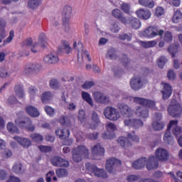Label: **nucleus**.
I'll list each match as a JSON object with an SVG mask.
<instances>
[{
	"mask_svg": "<svg viewBox=\"0 0 182 182\" xmlns=\"http://www.w3.org/2000/svg\"><path fill=\"white\" fill-rule=\"evenodd\" d=\"M127 100L129 102H133V103H136V105H141V106H146L149 109H152L153 110H156V102L153 100H146L142 97H127Z\"/></svg>",
	"mask_w": 182,
	"mask_h": 182,
	"instance_id": "nucleus-7",
	"label": "nucleus"
},
{
	"mask_svg": "<svg viewBox=\"0 0 182 182\" xmlns=\"http://www.w3.org/2000/svg\"><path fill=\"white\" fill-rule=\"evenodd\" d=\"M121 9L124 14H130V6L127 3H123L121 5Z\"/></svg>",
	"mask_w": 182,
	"mask_h": 182,
	"instance_id": "nucleus-57",
	"label": "nucleus"
},
{
	"mask_svg": "<svg viewBox=\"0 0 182 182\" xmlns=\"http://www.w3.org/2000/svg\"><path fill=\"white\" fill-rule=\"evenodd\" d=\"M103 114L105 119H107V120H110L111 122H117L121 117L119 110L110 106L104 109Z\"/></svg>",
	"mask_w": 182,
	"mask_h": 182,
	"instance_id": "nucleus-8",
	"label": "nucleus"
},
{
	"mask_svg": "<svg viewBox=\"0 0 182 182\" xmlns=\"http://www.w3.org/2000/svg\"><path fill=\"white\" fill-rule=\"evenodd\" d=\"M141 45L142 48H154L157 45V41H142Z\"/></svg>",
	"mask_w": 182,
	"mask_h": 182,
	"instance_id": "nucleus-38",
	"label": "nucleus"
},
{
	"mask_svg": "<svg viewBox=\"0 0 182 182\" xmlns=\"http://www.w3.org/2000/svg\"><path fill=\"white\" fill-rule=\"evenodd\" d=\"M15 123L17 126L21 127V129H27L29 132L35 131L36 127L32 124V120H31V118L29 117L23 118L22 117H18L16 119Z\"/></svg>",
	"mask_w": 182,
	"mask_h": 182,
	"instance_id": "nucleus-9",
	"label": "nucleus"
},
{
	"mask_svg": "<svg viewBox=\"0 0 182 182\" xmlns=\"http://www.w3.org/2000/svg\"><path fill=\"white\" fill-rule=\"evenodd\" d=\"M41 4L40 0H29L28 3V6L31 9H36Z\"/></svg>",
	"mask_w": 182,
	"mask_h": 182,
	"instance_id": "nucleus-40",
	"label": "nucleus"
},
{
	"mask_svg": "<svg viewBox=\"0 0 182 182\" xmlns=\"http://www.w3.org/2000/svg\"><path fill=\"white\" fill-rule=\"evenodd\" d=\"M163 115L161 113H155L153 117L152 127L154 130L160 132L164 129V122L161 121Z\"/></svg>",
	"mask_w": 182,
	"mask_h": 182,
	"instance_id": "nucleus-12",
	"label": "nucleus"
},
{
	"mask_svg": "<svg viewBox=\"0 0 182 182\" xmlns=\"http://www.w3.org/2000/svg\"><path fill=\"white\" fill-rule=\"evenodd\" d=\"M78 120L80 121L82 126H86V122H87V119H86V115L85 114V110L81 109L79 111Z\"/></svg>",
	"mask_w": 182,
	"mask_h": 182,
	"instance_id": "nucleus-35",
	"label": "nucleus"
},
{
	"mask_svg": "<svg viewBox=\"0 0 182 182\" xmlns=\"http://www.w3.org/2000/svg\"><path fill=\"white\" fill-rule=\"evenodd\" d=\"M14 173L21 174L22 173V164L19 162L16 163L12 168Z\"/></svg>",
	"mask_w": 182,
	"mask_h": 182,
	"instance_id": "nucleus-41",
	"label": "nucleus"
},
{
	"mask_svg": "<svg viewBox=\"0 0 182 182\" xmlns=\"http://www.w3.org/2000/svg\"><path fill=\"white\" fill-rule=\"evenodd\" d=\"M121 114L124 119V124L129 129H140V127H143L144 126V123L140 119H133V114L134 113L136 114L137 117H140L141 119H147L149 117V109L146 107L137 106L135 107L134 111L129 107V105L126 104H120L118 106Z\"/></svg>",
	"mask_w": 182,
	"mask_h": 182,
	"instance_id": "nucleus-1",
	"label": "nucleus"
},
{
	"mask_svg": "<svg viewBox=\"0 0 182 182\" xmlns=\"http://www.w3.org/2000/svg\"><path fill=\"white\" fill-rule=\"evenodd\" d=\"M15 90H16V95L20 99H22V97L25 96V94L23 93V88L21 85H16L15 87Z\"/></svg>",
	"mask_w": 182,
	"mask_h": 182,
	"instance_id": "nucleus-42",
	"label": "nucleus"
},
{
	"mask_svg": "<svg viewBox=\"0 0 182 182\" xmlns=\"http://www.w3.org/2000/svg\"><path fill=\"white\" fill-rule=\"evenodd\" d=\"M117 143H119V144H120V146H122L124 150H129V149H130V147H132L133 145V144L129 142V139L124 136H120L117 139Z\"/></svg>",
	"mask_w": 182,
	"mask_h": 182,
	"instance_id": "nucleus-27",
	"label": "nucleus"
},
{
	"mask_svg": "<svg viewBox=\"0 0 182 182\" xmlns=\"http://www.w3.org/2000/svg\"><path fill=\"white\" fill-rule=\"evenodd\" d=\"M38 149L41 153H50L52 151V146H38Z\"/></svg>",
	"mask_w": 182,
	"mask_h": 182,
	"instance_id": "nucleus-52",
	"label": "nucleus"
},
{
	"mask_svg": "<svg viewBox=\"0 0 182 182\" xmlns=\"http://www.w3.org/2000/svg\"><path fill=\"white\" fill-rule=\"evenodd\" d=\"M41 70V65L38 63L27 64L24 68V75H31V73H38Z\"/></svg>",
	"mask_w": 182,
	"mask_h": 182,
	"instance_id": "nucleus-19",
	"label": "nucleus"
},
{
	"mask_svg": "<svg viewBox=\"0 0 182 182\" xmlns=\"http://www.w3.org/2000/svg\"><path fill=\"white\" fill-rule=\"evenodd\" d=\"M14 139L23 147V149H29L32 146V141L28 138L21 136H14Z\"/></svg>",
	"mask_w": 182,
	"mask_h": 182,
	"instance_id": "nucleus-23",
	"label": "nucleus"
},
{
	"mask_svg": "<svg viewBox=\"0 0 182 182\" xmlns=\"http://www.w3.org/2000/svg\"><path fill=\"white\" fill-rule=\"evenodd\" d=\"M6 36V32L5 31V24L0 23V43H1L2 40Z\"/></svg>",
	"mask_w": 182,
	"mask_h": 182,
	"instance_id": "nucleus-45",
	"label": "nucleus"
},
{
	"mask_svg": "<svg viewBox=\"0 0 182 182\" xmlns=\"http://www.w3.org/2000/svg\"><path fill=\"white\" fill-rule=\"evenodd\" d=\"M53 98V93L50 92H45L41 96V102L44 104L49 103Z\"/></svg>",
	"mask_w": 182,
	"mask_h": 182,
	"instance_id": "nucleus-32",
	"label": "nucleus"
},
{
	"mask_svg": "<svg viewBox=\"0 0 182 182\" xmlns=\"http://www.w3.org/2000/svg\"><path fill=\"white\" fill-rule=\"evenodd\" d=\"M168 112L173 117L181 116V105L176 100H172L168 107Z\"/></svg>",
	"mask_w": 182,
	"mask_h": 182,
	"instance_id": "nucleus-11",
	"label": "nucleus"
},
{
	"mask_svg": "<svg viewBox=\"0 0 182 182\" xmlns=\"http://www.w3.org/2000/svg\"><path fill=\"white\" fill-rule=\"evenodd\" d=\"M93 86H95V82L92 81H87L82 85V87L87 90L93 87Z\"/></svg>",
	"mask_w": 182,
	"mask_h": 182,
	"instance_id": "nucleus-60",
	"label": "nucleus"
},
{
	"mask_svg": "<svg viewBox=\"0 0 182 182\" xmlns=\"http://www.w3.org/2000/svg\"><path fill=\"white\" fill-rule=\"evenodd\" d=\"M48 45V41L46 33H41L39 36L38 44L37 43H32V39L28 38L23 42V46H28L31 48L33 53H37L39 52V47L46 48Z\"/></svg>",
	"mask_w": 182,
	"mask_h": 182,
	"instance_id": "nucleus-4",
	"label": "nucleus"
},
{
	"mask_svg": "<svg viewBox=\"0 0 182 182\" xmlns=\"http://www.w3.org/2000/svg\"><path fill=\"white\" fill-rule=\"evenodd\" d=\"M81 96L82 100H84V102H86V103H88L90 106L93 107L95 105V104H93V99L92 98V95H90V94L82 91L81 93Z\"/></svg>",
	"mask_w": 182,
	"mask_h": 182,
	"instance_id": "nucleus-33",
	"label": "nucleus"
},
{
	"mask_svg": "<svg viewBox=\"0 0 182 182\" xmlns=\"http://www.w3.org/2000/svg\"><path fill=\"white\" fill-rule=\"evenodd\" d=\"M166 62H168L167 58L164 56L159 57V58L157 60L159 68H160L161 69H163Z\"/></svg>",
	"mask_w": 182,
	"mask_h": 182,
	"instance_id": "nucleus-44",
	"label": "nucleus"
},
{
	"mask_svg": "<svg viewBox=\"0 0 182 182\" xmlns=\"http://www.w3.org/2000/svg\"><path fill=\"white\" fill-rule=\"evenodd\" d=\"M136 14L139 18H141V19H144L145 21H147V19H149L151 16L150 11L144 9H139L136 11Z\"/></svg>",
	"mask_w": 182,
	"mask_h": 182,
	"instance_id": "nucleus-30",
	"label": "nucleus"
},
{
	"mask_svg": "<svg viewBox=\"0 0 182 182\" xmlns=\"http://www.w3.org/2000/svg\"><path fill=\"white\" fill-rule=\"evenodd\" d=\"M91 120L92 122L90 124V129H96L100 124V118L99 117V115L96 113V112H92L91 115Z\"/></svg>",
	"mask_w": 182,
	"mask_h": 182,
	"instance_id": "nucleus-26",
	"label": "nucleus"
},
{
	"mask_svg": "<svg viewBox=\"0 0 182 182\" xmlns=\"http://www.w3.org/2000/svg\"><path fill=\"white\" fill-rule=\"evenodd\" d=\"M55 134L60 139H62L63 140H66V139L70 136V132L66 128L57 129L55 131Z\"/></svg>",
	"mask_w": 182,
	"mask_h": 182,
	"instance_id": "nucleus-28",
	"label": "nucleus"
},
{
	"mask_svg": "<svg viewBox=\"0 0 182 182\" xmlns=\"http://www.w3.org/2000/svg\"><path fill=\"white\" fill-rule=\"evenodd\" d=\"M146 164L147 170H154L159 167V161L156 159L154 156H151L147 160L146 158H141L132 164V167L139 170L143 168Z\"/></svg>",
	"mask_w": 182,
	"mask_h": 182,
	"instance_id": "nucleus-2",
	"label": "nucleus"
},
{
	"mask_svg": "<svg viewBox=\"0 0 182 182\" xmlns=\"http://www.w3.org/2000/svg\"><path fill=\"white\" fill-rule=\"evenodd\" d=\"M7 182H21V180L19 178L16 176H10L9 179L7 181Z\"/></svg>",
	"mask_w": 182,
	"mask_h": 182,
	"instance_id": "nucleus-64",
	"label": "nucleus"
},
{
	"mask_svg": "<svg viewBox=\"0 0 182 182\" xmlns=\"http://www.w3.org/2000/svg\"><path fill=\"white\" fill-rule=\"evenodd\" d=\"M72 6H65L62 11L63 23H69L70 22V18H72Z\"/></svg>",
	"mask_w": 182,
	"mask_h": 182,
	"instance_id": "nucleus-18",
	"label": "nucleus"
},
{
	"mask_svg": "<svg viewBox=\"0 0 182 182\" xmlns=\"http://www.w3.org/2000/svg\"><path fill=\"white\" fill-rule=\"evenodd\" d=\"M167 77L169 80H176L177 75H176V73L173 70H169L167 73Z\"/></svg>",
	"mask_w": 182,
	"mask_h": 182,
	"instance_id": "nucleus-58",
	"label": "nucleus"
},
{
	"mask_svg": "<svg viewBox=\"0 0 182 182\" xmlns=\"http://www.w3.org/2000/svg\"><path fill=\"white\" fill-rule=\"evenodd\" d=\"M50 87L52 89H59V81L56 79H52L50 81Z\"/></svg>",
	"mask_w": 182,
	"mask_h": 182,
	"instance_id": "nucleus-56",
	"label": "nucleus"
},
{
	"mask_svg": "<svg viewBox=\"0 0 182 182\" xmlns=\"http://www.w3.org/2000/svg\"><path fill=\"white\" fill-rule=\"evenodd\" d=\"M120 164H122L120 160L116 158H112L107 161L106 170L109 171V173H114L116 168H117Z\"/></svg>",
	"mask_w": 182,
	"mask_h": 182,
	"instance_id": "nucleus-16",
	"label": "nucleus"
},
{
	"mask_svg": "<svg viewBox=\"0 0 182 182\" xmlns=\"http://www.w3.org/2000/svg\"><path fill=\"white\" fill-rule=\"evenodd\" d=\"M56 174L58 176V177H66V176H68V170L65 169V168H60L56 171Z\"/></svg>",
	"mask_w": 182,
	"mask_h": 182,
	"instance_id": "nucleus-53",
	"label": "nucleus"
},
{
	"mask_svg": "<svg viewBox=\"0 0 182 182\" xmlns=\"http://www.w3.org/2000/svg\"><path fill=\"white\" fill-rule=\"evenodd\" d=\"M139 4L147 8H153L154 6V1L151 0H139Z\"/></svg>",
	"mask_w": 182,
	"mask_h": 182,
	"instance_id": "nucleus-36",
	"label": "nucleus"
},
{
	"mask_svg": "<svg viewBox=\"0 0 182 182\" xmlns=\"http://www.w3.org/2000/svg\"><path fill=\"white\" fill-rule=\"evenodd\" d=\"M164 41L166 43H171V42H173V35H171V33L166 31L164 36Z\"/></svg>",
	"mask_w": 182,
	"mask_h": 182,
	"instance_id": "nucleus-48",
	"label": "nucleus"
},
{
	"mask_svg": "<svg viewBox=\"0 0 182 182\" xmlns=\"http://www.w3.org/2000/svg\"><path fill=\"white\" fill-rule=\"evenodd\" d=\"M181 11H180V10H176L173 17V22H174V23H177L178 22H179V20L181 19Z\"/></svg>",
	"mask_w": 182,
	"mask_h": 182,
	"instance_id": "nucleus-46",
	"label": "nucleus"
},
{
	"mask_svg": "<svg viewBox=\"0 0 182 182\" xmlns=\"http://www.w3.org/2000/svg\"><path fill=\"white\" fill-rule=\"evenodd\" d=\"M155 14L156 16L158 17L161 16V15H164V9H163V7H158L156 9Z\"/></svg>",
	"mask_w": 182,
	"mask_h": 182,
	"instance_id": "nucleus-63",
	"label": "nucleus"
},
{
	"mask_svg": "<svg viewBox=\"0 0 182 182\" xmlns=\"http://www.w3.org/2000/svg\"><path fill=\"white\" fill-rule=\"evenodd\" d=\"M30 137L33 141H35L36 143H41V141H43V136L41 135L40 134H31Z\"/></svg>",
	"mask_w": 182,
	"mask_h": 182,
	"instance_id": "nucleus-37",
	"label": "nucleus"
},
{
	"mask_svg": "<svg viewBox=\"0 0 182 182\" xmlns=\"http://www.w3.org/2000/svg\"><path fill=\"white\" fill-rule=\"evenodd\" d=\"M168 52L171 55L172 58H176V54L178 52V46H170L169 48H168Z\"/></svg>",
	"mask_w": 182,
	"mask_h": 182,
	"instance_id": "nucleus-39",
	"label": "nucleus"
},
{
	"mask_svg": "<svg viewBox=\"0 0 182 182\" xmlns=\"http://www.w3.org/2000/svg\"><path fill=\"white\" fill-rule=\"evenodd\" d=\"M85 167L91 176H95L100 178H107V173L105 169L99 168L96 165H92L90 163L86 164Z\"/></svg>",
	"mask_w": 182,
	"mask_h": 182,
	"instance_id": "nucleus-10",
	"label": "nucleus"
},
{
	"mask_svg": "<svg viewBox=\"0 0 182 182\" xmlns=\"http://www.w3.org/2000/svg\"><path fill=\"white\" fill-rule=\"evenodd\" d=\"M92 159L94 160H100L102 156H105V148L102 147L100 144L95 145L92 148Z\"/></svg>",
	"mask_w": 182,
	"mask_h": 182,
	"instance_id": "nucleus-17",
	"label": "nucleus"
},
{
	"mask_svg": "<svg viewBox=\"0 0 182 182\" xmlns=\"http://www.w3.org/2000/svg\"><path fill=\"white\" fill-rule=\"evenodd\" d=\"M112 15L114 18L119 19V21H120V22L122 23H126L127 20L126 17L123 16V12H122V11H120L119 9H114L112 11Z\"/></svg>",
	"mask_w": 182,
	"mask_h": 182,
	"instance_id": "nucleus-31",
	"label": "nucleus"
},
{
	"mask_svg": "<svg viewBox=\"0 0 182 182\" xmlns=\"http://www.w3.org/2000/svg\"><path fill=\"white\" fill-rule=\"evenodd\" d=\"M94 100L98 103H102V105H107L110 102L109 97L103 95L102 92H95L92 94Z\"/></svg>",
	"mask_w": 182,
	"mask_h": 182,
	"instance_id": "nucleus-20",
	"label": "nucleus"
},
{
	"mask_svg": "<svg viewBox=\"0 0 182 182\" xmlns=\"http://www.w3.org/2000/svg\"><path fill=\"white\" fill-rule=\"evenodd\" d=\"M26 113L31 116V117H39L41 112L33 106H27L26 107Z\"/></svg>",
	"mask_w": 182,
	"mask_h": 182,
	"instance_id": "nucleus-29",
	"label": "nucleus"
},
{
	"mask_svg": "<svg viewBox=\"0 0 182 182\" xmlns=\"http://www.w3.org/2000/svg\"><path fill=\"white\" fill-rule=\"evenodd\" d=\"M73 48L74 49H75V50H77L78 52L77 56L78 62L80 63L85 62V60H87L88 62H90V60H92V58L89 55V53L87 52V50L83 49V43H82V42H74Z\"/></svg>",
	"mask_w": 182,
	"mask_h": 182,
	"instance_id": "nucleus-6",
	"label": "nucleus"
},
{
	"mask_svg": "<svg viewBox=\"0 0 182 182\" xmlns=\"http://www.w3.org/2000/svg\"><path fill=\"white\" fill-rule=\"evenodd\" d=\"M155 159L157 161V160H159V161H167L168 159L170 158V154L168 153V151H167L164 148H158L155 151Z\"/></svg>",
	"mask_w": 182,
	"mask_h": 182,
	"instance_id": "nucleus-15",
	"label": "nucleus"
},
{
	"mask_svg": "<svg viewBox=\"0 0 182 182\" xmlns=\"http://www.w3.org/2000/svg\"><path fill=\"white\" fill-rule=\"evenodd\" d=\"M178 122L177 120H172L170 122L168 129L164 136V141L166 144H173L174 143V138L171 136V132L170 130L172 129L173 134L177 137L178 135L181 134V128L177 126Z\"/></svg>",
	"mask_w": 182,
	"mask_h": 182,
	"instance_id": "nucleus-3",
	"label": "nucleus"
},
{
	"mask_svg": "<svg viewBox=\"0 0 182 182\" xmlns=\"http://www.w3.org/2000/svg\"><path fill=\"white\" fill-rule=\"evenodd\" d=\"M28 93L31 99H33V97H35L38 93V90L35 87L31 86L28 88Z\"/></svg>",
	"mask_w": 182,
	"mask_h": 182,
	"instance_id": "nucleus-54",
	"label": "nucleus"
},
{
	"mask_svg": "<svg viewBox=\"0 0 182 182\" xmlns=\"http://www.w3.org/2000/svg\"><path fill=\"white\" fill-rule=\"evenodd\" d=\"M105 127L107 129V132L102 134V139H105V140L114 139V132H116L117 129L116 124L109 122L106 124Z\"/></svg>",
	"mask_w": 182,
	"mask_h": 182,
	"instance_id": "nucleus-13",
	"label": "nucleus"
},
{
	"mask_svg": "<svg viewBox=\"0 0 182 182\" xmlns=\"http://www.w3.org/2000/svg\"><path fill=\"white\" fill-rule=\"evenodd\" d=\"M63 102H64V107H65V109H68L71 112L76 109V105L74 103L68 104V102H66V98L63 97Z\"/></svg>",
	"mask_w": 182,
	"mask_h": 182,
	"instance_id": "nucleus-43",
	"label": "nucleus"
},
{
	"mask_svg": "<svg viewBox=\"0 0 182 182\" xmlns=\"http://www.w3.org/2000/svg\"><path fill=\"white\" fill-rule=\"evenodd\" d=\"M162 85L163 88L161 93L163 95V100H167V99H168L173 93V87L169 83L162 82Z\"/></svg>",
	"mask_w": 182,
	"mask_h": 182,
	"instance_id": "nucleus-21",
	"label": "nucleus"
},
{
	"mask_svg": "<svg viewBox=\"0 0 182 182\" xmlns=\"http://www.w3.org/2000/svg\"><path fill=\"white\" fill-rule=\"evenodd\" d=\"M14 36H15V32L14 31V30L10 31L9 37L4 41V45H8V43H11Z\"/></svg>",
	"mask_w": 182,
	"mask_h": 182,
	"instance_id": "nucleus-51",
	"label": "nucleus"
},
{
	"mask_svg": "<svg viewBox=\"0 0 182 182\" xmlns=\"http://www.w3.org/2000/svg\"><path fill=\"white\" fill-rule=\"evenodd\" d=\"M55 176V172L54 171H50L46 174V181L47 182H50L52 181V178L54 181H56L58 180V178Z\"/></svg>",
	"mask_w": 182,
	"mask_h": 182,
	"instance_id": "nucleus-50",
	"label": "nucleus"
},
{
	"mask_svg": "<svg viewBox=\"0 0 182 182\" xmlns=\"http://www.w3.org/2000/svg\"><path fill=\"white\" fill-rule=\"evenodd\" d=\"M1 157L3 159H11L12 157V151L9 149H6L4 151L1 153Z\"/></svg>",
	"mask_w": 182,
	"mask_h": 182,
	"instance_id": "nucleus-47",
	"label": "nucleus"
},
{
	"mask_svg": "<svg viewBox=\"0 0 182 182\" xmlns=\"http://www.w3.org/2000/svg\"><path fill=\"white\" fill-rule=\"evenodd\" d=\"M51 163L55 167H69V161L59 156L53 157Z\"/></svg>",
	"mask_w": 182,
	"mask_h": 182,
	"instance_id": "nucleus-22",
	"label": "nucleus"
},
{
	"mask_svg": "<svg viewBox=\"0 0 182 182\" xmlns=\"http://www.w3.org/2000/svg\"><path fill=\"white\" fill-rule=\"evenodd\" d=\"M130 86L133 90H139L143 87V81L139 77H134L130 81Z\"/></svg>",
	"mask_w": 182,
	"mask_h": 182,
	"instance_id": "nucleus-25",
	"label": "nucleus"
},
{
	"mask_svg": "<svg viewBox=\"0 0 182 182\" xmlns=\"http://www.w3.org/2000/svg\"><path fill=\"white\" fill-rule=\"evenodd\" d=\"M43 62L48 65H55L59 62V57H58V54L51 53L44 57Z\"/></svg>",
	"mask_w": 182,
	"mask_h": 182,
	"instance_id": "nucleus-24",
	"label": "nucleus"
},
{
	"mask_svg": "<svg viewBox=\"0 0 182 182\" xmlns=\"http://www.w3.org/2000/svg\"><path fill=\"white\" fill-rule=\"evenodd\" d=\"M59 122L60 124H63V126H69V124H70V121L69 120V118H68V117H64V116H62L60 118Z\"/></svg>",
	"mask_w": 182,
	"mask_h": 182,
	"instance_id": "nucleus-55",
	"label": "nucleus"
},
{
	"mask_svg": "<svg viewBox=\"0 0 182 182\" xmlns=\"http://www.w3.org/2000/svg\"><path fill=\"white\" fill-rule=\"evenodd\" d=\"M44 109L48 116H50V117H53V116H55V109L52 108V107L46 106Z\"/></svg>",
	"mask_w": 182,
	"mask_h": 182,
	"instance_id": "nucleus-49",
	"label": "nucleus"
},
{
	"mask_svg": "<svg viewBox=\"0 0 182 182\" xmlns=\"http://www.w3.org/2000/svg\"><path fill=\"white\" fill-rule=\"evenodd\" d=\"M139 178H140V177L139 176L129 175L127 176V180L129 182H134V181H137V180H139Z\"/></svg>",
	"mask_w": 182,
	"mask_h": 182,
	"instance_id": "nucleus-62",
	"label": "nucleus"
},
{
	"mask_svg": "<svg viewBox=\"0 0 182 182\" xmlns=\"http://www.w3.org/2000/svg\"><path fill=\"white\" fill-rule=\"evenodd\" d=\"M82 159H89V149L83 145H80L73 149V160L75 163H79Z\"/></svg>",
	"mask_w": 182,
	"mask_h": 182,
	"instance_id": "nucleus-5",
	"label": "nucleus"
},
{
	"mask_svg": "<svg viewBox=\"0 0 182 182\" xmlns=\"http://www.w3.org/2000/svg\"><path fill=\"white\" fill-rule=\"evenodd\" d=\"M6 128L9 133H16V134L19 133V129L14 124V122H9L6 125Z\"/></svg>",
	"mask_w": 182,
	"mask_h": 182,
	"instance_id": "nucleus-34",
	"label": "nucleus"
},
{
	"mask_svg": "<svg viewBox=\"0 0 182 182\" xmlns=\"http://www.w3.org/2000/svg\"><path fill=\"white\" fill-rule=\"evenodd\" d=\"M128 139L134 143H139V141H140V138H139L137 135L134 134H128Z\"/></svg>",
	"mask_w": 182,
	"mask_h": 182,
	"instance_id": "nucleus-59",
	"label": "nucleus"
},
{
	"mask_svg": "<svg viewBox=\"0 0 182 182\" xmlns=\"http://www.w3.org/2000/svg\"><path fill=\"white\" fill-rule=\"evenodd\" d=\"M163 33H164L163 30H159V28L156 27H149L144 31L143 35L145 38L151 39L153 38H156L158 35L161 36Z\"/></svg>",
	"mask_w": 182,
	"mask_h": 182,
	"instance_id": "nucleus-14",
	"label": "nucleus"
},
{
	"mask_svg": "<svg viewBox=\"0 0 182 182\" xmlns=\"http://www.w3.org/2000/svg\"><path fill=\"white\" fill-rule=\"evenodd\" d=\"M63 49L65 50L66 53H70L72 48L69 46V43H68V41L63 42Z\"/></svg>",
	"mask_w": 182,
	"mask_h": 182,
	"instance_id": "nucleus-61",
	"label": "nucleus"
}]
</instances>
